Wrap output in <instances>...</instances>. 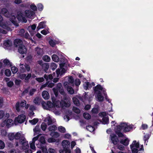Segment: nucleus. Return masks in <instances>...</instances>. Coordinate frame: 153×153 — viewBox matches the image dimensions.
I'll use <instances>...</instances> for the list:
<instances>
[{
    "label": "nucleus",
    "instance_id": "obj_52",
    "mask_svg": "<svg viewBox=\"0 0 153 153\" xmlns=\"http://www.w3.org/2000/svg\"><path fill=\"white\" fill-rule=\"evenodd\" d=\"M42 129L43 131H45L47 128V125L45 123H42L41 125Z\"/></svg>",
    "mask_w": 153,
    "mask_h": 153
},
{
    "label": "nucleus",
    "instance_id": "obj_49",
    "mask_svg": "<svg viewBox=\"0 0 153 153\" xmlns=\"http://www.w3.org/2000/svg\"><path fill=\"white\" fill-rule=\"evenodd\" d=\"M57 42L54 40H51L49 41V43L50 45L52 47L54 46L57 43Z\"/></svg>",
    "mask_w": 153,
    "mask_h": 153
},
{
    "label": "nucleus",
    "instance_id": "obj_63",
    "mask_svg": "<svg viewBox=\"0 0 153 153\" xmlns=\"http://www.w3.org/2000/svg\"><path fill=\"white\" fill-rule=\"evenodd\" d=\"M48 152L49 153H56V152L55 149L52 148H49L48 150Z\"/></svg>",
    "mask_w": 153,
    "mask_h": 153
},
{
    "label": "nucleus",
    "instance_id": "obj_32",
    "mask_svg": "<svg viewBox=\"0 0 153 153\" xmlns=\"http://www.w3.org/2000/svg\"><path fill=\"white\" fill-rule=\"evenodd\" d=\"M46 22H40L37 27V29L38 30L40 29L45 28L46 26Z\"/></svg>",
    "mask_w": 153,
    "mask_h": 153
},
{
    "label": "nucleus",
    "instance_id": "obj_7",
    "mask_svg": "<svg viewBox=\"0 0 153 153\" xmlns=\"http://www.w3.org/2000/svg\"><path fill=\"white\" fill-rule=\"evenodd\" d=\"M3 18L0 15V26L7 31L11 30L12 28L11 23L9 22H3Z\"/></svg>",
    "mask_w": 153,
    "mask_h": 153
},
{
    "label": "nucleus",
    "instance_id": "obj_18",
    "mask_svg": "<svg viewBox=\"0 0 153 153\" xmlns=\"http://www.w3.org/2000/svg\"><path fill=\"white\" fill-rule=\"evenodd\" d=\"M36 26L35 24L28 27L27 30L32 36H33L36 33L35 29Z\"/></svg>",
    "mask_w": 153,
    "mask_h": 153
},
{
    "label": "nucleus",
    "instance_id": "obj_40",
    "mask_svg": "<svg viewBox=\"0 0 153 153\" xmlns=\"http://www.w3.org/2000/svg\"><path fill=\"white\" fill-rule=\"evenodd\" d=\"M50 135L54 137L57 138L60 135L59 133L57 132H52L51 133Z\"/></svg>",
    "mask_w": 153,
    "mask_h": 153
},
{
    "label": "nucleus",
    "instance_id": "obj_31",
    "mask_svg": "<svg viewBox=\"0 0 153 153\" xmlns=\"http://www.w3.org/2000/svg\"><path fill=\"white\" fill-rule=\"evenodd\" d=\"M42 96L43 98L45 100H48L50 97L49 93L46 91H44L42 92Z\"/></svg>",
    "mask_w": 153,
    "mask_h": 153
},
{
    "label": "nucleus",
    "instance_id": "obj_33",
    "mask_svg": "<svg viewBox=\"0 0 153 153\" xmlns=\"http://www.w3.org/2000/svg\"><path fill=\"white\" fill-rule=\"evenodd\" d=\"M83 87L85 89L87 90L89 88H91V84L88 82H85L83 84Z\"/></svg>",
    "mask_w": 153,
    "mask_h": 153
},
{
    "label": "nucleus",
    "instance_id": "obj_36",
    "mask_svg": "<svg viewBox=\"0 0 153 153\" xmlns=\"http://www.w3.org/2000/svg\"><path fill=\"white\" fill-rule=\"evenodd\" d=\"M3 62L4 65H7L9 66H11L12 65V63L11 62L8 60L7 59H5L3 60Z\"/></svg>",
    "mask_w": 153,
    "mask_h": 153
},
{
    "label": "nucleus",
    "instance_id": "obj_13",
    "mask_svg": "<svg viewBox=\"0 0 153 153\" xmlns=\"http://www.w3.org/2000/svg\"><path fill=\"white\" fill-rule=\"evenodd\" d=\"M107 114L106 112H103L99 113V114L100 116L102 117V122L104 124H107L108 123L109 119Z\"/></svg>",
    "mask_w": 153,
    "mask_h": 153
},
{
    "label": "nucleus",
    "instance_id": "obj_26",
    "mask_svg": "<svg viewBox=\"0 0 153 153\" xmlns=\"http://www.w3.org/2000/svg\"><path fill=\"white\" fill-rule=\"evenodd\" d=\"M123 137H124V138L121 140L120 143L125 146H127L129 144V140L126 137L124 136Z\"/></svg>",
    "mask_w": 153,
    "mask_h": 153
},
{
    "label": "nucleus",
    "instance_id": "obj_45",
    "mask_svg": "<svg viewBox=\"0 0 153 153\" xmlns=\"http://www.w3.org/2000/svg\"><path fill=\"white\" fill-rule=\"evenodd\" d=\"M52 60L54 62H57L59 61V57L55 54H53L52 56Z\"/></svg>",
    "mask_w": 153,
    "mask_h": 153
},
{
    "label": "nucleus",
    "instance_id": "obj_60",
    "mask_svg": "<svg viewBox=\"0 0 153 153\" xmlns=\"http://www.w3.org/2000/svg\"><path fill=\"white\" fill-rule=\"evenodd\" d=\"M81 81L79 79H77L75 80V83L76 86L79 85Z\"/></svg>",
    "mask_w": 153,
    "mask_h": 153
},
{
    "label": "nucleus",
    "instance_id": "obj_4",
    "mask_svg": "<svg viewBox=\"0 0 153 153\" xmlns=\"http://www.w3.org/2000/svg\"><path fill=\"white\" fill-rule=\"evenodd\" d=\"M67 62V60L65 59H62L60 61L59 64L60 68H58L56 71L57 77H59V76H61L65 73L66 70L64 67H66Z\"/></svg>",
    "mask_w": 153,
    "mask_h": 153
},
{
    "label": "nucleus",
    "instance_id": "obj_24",
    "mask_svg": "<svg viewBox=\"0 0 153 153\" xmlns=\"http://www.w3.org/2000/svg\"><path fill=\"white\" fill-rule=\"evenodd\" d=\"M36 53L39 56H41L44 53V52L42 48L37 47L35 48Z\"/></svg>",
    "mask_w": 153,
    "mask_h": 153
},
{
    "label": "nucleus",
    "instance_id": "obj_47",
    "mask_svg": "<svg viewBox=\"0 0 153 153\" xmlns=\"http://www.w3.org/2000/svg\"><path fill=\"white\" fill-rule=\"evenodd\" d=\"M86 129L91 132H92L94 130V128L93 126H88L86 127Z\"/></svg>",
    "mask_w": 153,
    "mask_h": 153
},
{
    "label": "nucleus",
    "instance_id": "obj_6",
    "mask_svg": "<svg viewBox=\"0 0 153 153\" xmlns=\"http://www.w3.org/2000/svg\"><path fill=\"white\" fill-rule=\"evenodd\" d=\"M68 82H65L64 85L66 88H67L68 92L70 94H73L74 93L73 89L70 85H74V80L72 77L69 76L68 78Z\"/></svg>",
    "mask_w": 153,
    "mask_h": 153
},
{
    "label": "nucleus",
    "instance_id": "obj_48",
    "mask_svg": "<svg viewBox=\"0 0 153 153\" xmlns=\"http://www.w3.org/2000/svg\"><path fill=\"white\" fill-rule=\"evenodd\" d=\"M56 128L57 127L53 125L50 126L48 128V129L50 131H53L56 130Z\"/></svg>",
    "mask_w": 153,
    "mask_h": 153
},
{
    "label": "nucleus",
    "instance_id": "obj_1",
    "mask_svg": "<svg viewBox=\"0 0 153 153\" xmlns=\"http://www.w3.org/2000/svg\"><path fill=\"white\" fill-rule=\"evenodd\" d=\"M42 99L38 97H36L33 100L34 103L36 105H39L42 102V105L43 108L51 111L54 113L56 115H58L62 112L61 106L68 107L71 105V102L69 100L65 98L64 100H62L61 101L56 100L53 101L52 103L50 101H48L46 103L44 101H42Z\"/></svg>",
    "mask_w": 153,
    "mask_h": 153
},
{
    "label": "nucleus",
    "instance_id": "obj_8",
    "mask_svg": "<svg viewBox=\"0 0 153 153\" xmlns=\"http://www.w3.org/2000/svg\"><path fill=\"white\" fill-rule=\"evenodd\" d=\"M29 106V105L28 104L26 105V101L23 100L22 101L20 102H18L16 104L15 107L16 110L19 112L20 111L19 106L22 107L25 106V108L27 109Z\"/></svg>",
    "mask_w": 153,
    "mask_h": 153
},
{
    "label": "nucleus",
    "instance_id": "obj_2",
    "mask_svg": "<svg viewBox=\"0 0 153 153\" xmlns=\"http://www.w3.org/2000/svg\"><path fill=\"white\" fill-rule=\"evenodd\" d=\"M111 126H115L114 128V131L120 137H123L124 135L120 132L122 130L125 132L129 131L133 128V125H128L125 123H122L119 125H115L116 123L115 121H113L111 123Z\"/></svg>",
    "mask_w": 153,
    "mask_h": 153
},
{
    "label": "nucleus",
    "instance_id": "obj_50",
    "mask_svg": "<svg viewBox=\"0 0 153 153\" xmlns=\"http://www.w3.org/2000/svg\"><path fill=\"white\" fill-rule=\"evenodd\" d=\"M11 69L13 74L16 73L18 70L17 68L15 66L12 67Z\"/></svg>",
    "mask_w": 153,
    "mask_h": 153
},
{
    "label": "nucleus",
    "instance_id": "obj_5",
    "mask_svg": "<svg viewBox=\"0 0 153 153\" xmlns=\"http://www.w3.org/2000/svg\"><path fill=\"white\" fill-rule=\"evenodd\" d=\"M1 13L6 17H9L10 18V20L11 21V23L13 24L16 26H18L16 19L13 13L10 15L7 9L6 8L2 9L1 10Z\"/></svg>",
    "mask_w": 153,
    "mask_h": 153
},
{
    "label": "nucleus",
    "instance_id": "obj_46",
    "mask_svg": "<svg viewBox=\"0 0 153 153\" xmlns=\"http://www.w3.org/2000/svg\"><path fill=\"white\" fill-rule=\"evenodd\" d=\"M58 130L59 131L62 133H65L66 131L65 128L62 126H59L58 127Z\"/></svg>",
    "mask_w": 153,
    "mask_h": 153
},
{
    "label": "nucleus",
    "instance_id": "obj_17",
    "mask_svg": "<svg viewBox=\"0 0 153 153\" xmlns=\"http://www.w3.org/2000/svg\"><path fill=\"white\" fill-rule=\"evenodd\" d=\"M110 138L112 143L114 145L117 144L119 142L117 136L114 134H111L110 135Z\"/></svg>",
    "mask_w": 153,
    "mask_h": 153
},
{
    "label": "nucleus",
    "instance_id": "obj_54",
    "mask_svg": "<svg viewBox=\"0 0 153 153\" xmlns=\"http://www.w3.org/2000/svg\"><path fill=\"white\" fill-rule=\"evenodd\" d=\"M19 66H20V70L21 72H23L25 71V67L24 65H23V64L20 63Z\"/></svg>",
    "mask_w": 153,
    "mask_h": 153
},
{
    "label": "nucleus",
    "instance_id": "obj_55",
    "mask_svg": "<svg viewBox=\"0 0 153 153\" xmlns=\"http://www.w3.org/2000/svg\"><path fill=\"white\" fill-rule=\"evenodd\" d=\"M73 110L74 112L77 114H79L80 112V110L79 108L75 107H73Z\"/></svg>",
    "mask_w": 153,
    "mask_h": 153
},
{
    "label": "nucleus",
    "instance_id": "obj_3",
    "mask_svg": "<svg viewBox=\"0 0 153 153\" xmlns=\"http://www.w3.org/2000/svg\"><path fill=\"white\" fill-rule=\"evenodd\" d=\"M94 91L95 94V97L97 101H102L103 100L104 97L102 95V93L104 96L106 95V89L103 88L100 85H97L94 87Z\"/></svg>",
    "mask_w": 153,
    "mask_h": 153
},
{
    "label": "nucleus",
    "instance_id": "obj_56",
    "mask_svg": "<svg viewBox=\"0 0 153 153\" xmlns=\"http://www.w3.org/2000/svg\"><path fill=\"white\" fill-rule=\"evenodd\" d=\"M56 140L54 138L51 137L49 138L48 140V141L49 143H53L56 142Z\"/></svg>",
    "mask_w": 153,
    "mask_h": 153
},
{
    "label": "nucleus",
    "instance_id": "obj_53",
    "mask_svg": "<svg viewBox=\"0 0 153 153\" xmlns=\"http://www.w3.org/2000/svg\"><path fill=\"white\" fill-rule=\"evenodd\" d=\"M5 74L6 76H9L11 75V72L10 70L7 69L5 70Z\"/></svg>",
    "mask_w": 153,
    "mask_h": 153
},
{
    "label": "nucleus",
    "instance_id": "obj_57",
    "mask_svg": "<svg viewBox=\"0 0 153 153\" xmlns=\"http://www.w3.org/2000/svg\"><path fill=\"white\" fill-rule=\"evenodd\" d=\"M5 147L4 143L2 140H0V149H3Z\"/></svg>",
    "mask_w": 153,
    "mask_h": 153
},
{
    "label": "nucleus",
    "instance_id": "obj_28",
    "mask_svg": "<svg viewBox=\"0 0 153 153\" xmlns=\"http://www.w3.org/2000/svg\"><path fill=\"white\" fill-rule=\"evenodd\" d=\"M22 40L19 39H16L14 41V45L16 47H19L21 45H22Z\"/></svg>",
    "mask_w": 153,
    "mask_h": 153
},
{
    "label": "nucleus",
    "instance_id": "obj_14",
    "mask_svg": "<svg viewBox=\"0 0 153 153\" xmlns=\"http://www.w3.org/2000/svg\"><path fill=\"white\" fill-rule=\"evenodd\" d=\"M44 121L46 122L48 125H50L54 123L55 122V119L51 117L50 115L48 114L45 119Z\"/></svg>",
    "mask_w": 153,
    "mask_h": 153
},
{
    "label": "nucleus",
    "instance_id": "obj_25",
    "mask_svg": "<svg viewBox=\"0 0 153 153\" xmlns=\"http://www.w3.org/2000/svg\"><path fill=\"white\" fill-rule=\"evenodd\" d=\"M10 117V114L7 113H5L4 111L2 110L0 111V119L2 118H8Z\"/></svg>",
    "mask_w": 153,
    "mask_h": 153
},
{
    "label": "nucleus",
    "instance_id": "obj_38",
    "mask_svg": "<svg viewBox=\"0 0 153 153\" xmlns=\"http://www.w3.org/2000/svg\"><path fill=\"white\" fill-rule=\"evenodd\" d=\"M39 141L40 143V144L39 145H45V138L44 137H41L39 139Z\"/></svg>",
    "mask_w": 153,
    "mask_h": 153
},
{
    "label": "nucleus",
    "instance_id": "obj_21",
    "mask_svg": "<svg viewBox=\"0 0 153 153\" xmlns=\"http://www.w3.org/2000/svg\"><path fill=\"white\" fill-rule=\"evenodd\" d=\"M25 13L26 16L30 19H33L35 13L30 10H26Z\"/></svg>",
    "mask_w": 153,
    "mask_h": 153
},
{
    "label": "nucleus",
    "instance_id": "obj_19",
    "mask_svg": "<svg viewBox=\"0 0 153 153\" xmlns=\"http://www.w3.org/2000/svg\"><path fill=\"white\" fill-rule=\"evenodd\" d=\"M20 143L22 144V149H27L29 147L28 142L26 141L25 138L21 139Z\"/></svg>",
    "mask_w": 153,
    "mask_h": 153
},
{
    "label": "nucleus",
    "instance_id": "obj_44",
    "mask_svg": "<svg viewBox=\"0 0 153 153\" xmlns=\"http://www.w3.org/2000/svg\"><path fill=\"white\" fill-rule=\"evenodd\" d=\"M83 116L84 118L87 120H88L91 118V116L88 113H85L83 114Z\"/></svg>",
    "mask_w": 153,
    "mask_h": 153
},
{
    "label": "nucleus",
    "instance_id": "obj_62",
    "mask_svg": "<svg viewBox=\"0 0 153 153\" xmlns=\"http://www.w3.org/2000/svg\"><path fill=\"white\" fill-rule=\"evenodd\" d=\"M44 66L45 67V72H47L46 71L48 70L49 68V65L47 63H45L43 64Z\"/></svg>",
    "mask_w": 153,
    "mask_h": 153
},
{
    "label": "nucleus",
    "instance_id": "obj_30",
    "mask_svg": "<svg viewBox=\"0 0 153 153\" xmlns=\"http://www.w3.org/2000/svg\"><path fill=\"white\" fill-rule=\"evenodd\" d=\"M37 146L38 147L42 149V152L44 153H48V151L45 146H44L43 145H39V144H37Z\"/></svg>",
    "mask_w": 153,
    "mask_h": 153
},
{
    "label": "nucleus",
    "instance_id": "obj_34",
    "mask_svg": "<svg viewBox=\"0 0 153 153\" xmlns=\"http://www.w3.org/2000/svg\"><path fill=\"white\" fill-rule=\"evenodd\" d=\"M150 135L149 134H146L143 137V139L144 141V144L146 145H147V143L148 142V140L150 137Z\"/></svg>",
    "mask_w": 153,
    "mask_h": 153
},
{
    "label": "nucleus",
    "instance_id": "obj_20",
    "mask_svg": "<svg viewBox=\"0 0 153 153\" xmlns=\"http://www.w3.org/2000/svg\"><path fill=\"white\" fill-rule=\"evenodd\" d=\"M17 19L19 21L26 23L27 22V20L25 17L23 16V14L21 12H18V15L17 17Z\"/></svg>",
    "mask_w": 153,
    "mask_h": 153
},
{
    "label": "nucleus",
    "instance_id": "obj_37",
    "mask_svg": "<svg viewBox=\"0 0 153 153\" xmlns=\"http://www.w3.org/2000/svg\"><path fill=\"white\" fill-rule=\"evenodd\" d=\"M40 129L39 126H36L33 129L34 135L39 134Z\"/></svg>",
    "mask_w": 153,
    "mask_h": 153
},
{
    "label": "nucleus",
    "instance_id": "obj_23",
    "mask_svg": "<svg viewBox=\"0 0 153 153\" xmlns=\"http://www.w3.org/2000/svg\"><path fill=\"white\" fill-rule=\"evenodd\" d=\"M38 139V136L34 137L33 138L31 142L30 143V148L34 150H36V147L35 145V142Z\"/></svg>",
    "mask_w": 153,
    "mask_h": 153
},
{
    "label": "nucleus",
    "instance_id": "obj_11",
    "mask_svg": "<svg viewBox=\"0 0 153 153\" xmlns=\"http://www.w3.org/2000/svg\"><path fill=\"white\" fill-rule=\"evenodd\" d=\"M139 147V144L136 141H133L132 144L130 145L132 153H137Z\"/></svg>",
    "mask_w": 153,
    "mask_h": 153
},
{
    "label": "nucleus",
    "instance_id": "obj_39",
    "mask_svg": "<svg viewBox=\"0 0 153 153\" xmlns=\"http://www.w3.org/2000/svg\"><path fill=\"white\" fill-rule=\"evenodd\" d=\"M60 153H71V151L69 149H65L59 150Z\"/></svg>",
    "mask_w": 153,
    "mask_h": 153
},
{
    "label": "nucleus",
    "instance_id": "obj_43",
    "mask_svg": "<svg viewBox=\"0 0 153 153\" xmlns=\"http://www.w3.org/2000/svg\"><path fill=\"white\" fill-rule=\"evenodd\" d=\"M43 60L46 62H49L51 60L50 58L48 55H45L42 57Z\"/></svg>",
    "mask_w": 153,
    "mask_h": 153
},
{
    "label": "nucleus",
    "instance_id": "obj_64",
    "mask_svg": "<svg viewBox=\"0 0 153 153\" xmlns=\"http://www.w3.org/2000/svg\"><path fill=\"white\" fill-rule=\"evenodd\" d=\"M36 79L39 82H42L44 80V79L43 77L36 78Z\"/></svg>",
    "mask_w": 153,
    "mask_h": 153
},
{
    "label": "nucleus",
    "instance_id": "obj_16",
    "mask_svg": "<svg viewBox=\"0 0 153 153\" xmlns=\"http://www.w3.org/2000/svg\"><path fill=\"white\" fill-rule=\"evenodd\" d=\"M3 45L4 48L7 49H10L12 46V42L11 40H7L4 42Z\"/></svg>",
    "mask_w": 153,
    "mask_h": 153
},
{
    "label": "nucleus",
    "instance_id": "obj_58",
    "mask_svg": "<svg viewBox=\"0 0 153 153\" xmlns=\"http://www.w3.org/2000/svg\"><path fill=\"white\" fill-rule=\"evenodd\" d=\"M98 108H94L92 109L91 112L93 113H97L98 112Z\"/></svg>",
    "mask_w": 153,
    "mask_h": 153
},
{
    "label": "nucleus",
    "instance_id": "obj_12",
    "mask_svg": "<svg viewBox=\"0 0 153 153\" xmlns=\"http://www.w3.org/2000/svg\"><path fill=\"white\" fill-rule=\"evenodd\" d=\"M53 75L52 74H49L48 76L46 74H45L44 75V77L47 81V84L48 86V87L52 88L54 85V83H49L48 82V80H51L53 79V77L55 76V74L53 73Z\"/></svg>",
    "mask_w": 153,
    "mask_h": 153
},
{
    "label": "nucleus",
    "instance_id": "obj_35",
    "mask_svg": "<svg viewBox=\"0 0 153 153\" xmlns=\"http://www.w3.org/2000/svg\"><path fill=\"white\" fill-rule=\"evenodd\" d=\"M8 137L9 140L12 141L15 139V134L13 133H10L8 134Z\"/></svg>",
    "mask_w": 153,
    "mask_h": 153
},
{
    "label": "nucleus",
    "instance_id": "obj_29",
    "mask_svg": "<svg viewBox=\"0 0 153 153\" xmlns=\"http://www.w3.org/2000/svg\"><path fill=\"white\" fill-rule=\"evenodd\" d=\"M24 134H22L21 132H17L16 134H15V139L16 140H18L21 138L20 141H21V140L24 138Z\"/></svg>",
    "mask_w": 153,
    "mask_h": 153
},
{
    "label": "nucleus",
    "instance_id": "obj_27",
    "mask_svg": "<svg viewBox=\"0 0 153 153\" xmlns=\"http://www.w3.org/2000/svg\"><path fill=\"white\" fill-rule=\"evenodd\" d=\"M70 143L69 141L67 140H63L62 143V146L63 149H68V147L69 146Z\"/></svg>",
    "mask_w": 153,
    "mask_h": 153
},
{
    "label": "nucleus",
    "instance_id": "obj_59",
    "mask_svg": "<svg viewBox=\"0 0 153 153\" xmlns=\"http://www.w3.org/2000/svg\"><path fill=\"white\" fill-rule=\"evenodd\" d=\"M31 8L33 11H35L37 10V8L36 6L34 4H32L30 6Z\"/></svg>",
    "mask_w": 153,
    "mask_h": 153
},
{
    "label": "nucleus",
    "instance_id": "obj_10",
    "mask_svg": "<svg viewBox=\"0 0 153 153\" xmlns=\"http://www.w3.org/2000/svg\"><path fill=\"white\" fill-rule=\"evenodd\" d=\"M62 87V85L61 83H58L57 84V87L56 88H54L53 89L54 93L56 97L58 95V91L62 95L64 94V92L63 90L61 88Z\"/></svg>",
    "mask_w": 153,
    "mask_h": 153
},
{
    "label": "nucleus",
    "instance_id": "obj_9",
    "mask_svg": "<svg viewBox=\"0 0 153 153\" xmlns=\"http://www.w3.org/2000/svg\"><path fill=\"white\" fill-rule=\"evenodd\" d=\"M14 121L11 119L4 120L1 123V126L9 128L13 125Z\"/></svg>",
    "mask_w": 153,
    "mask_h": 153
},
{
    "label": "nucleus",
    "instance_id": "obj_51",
    "mask_svg": "<svg viewBox=\"0 0 153 153\" xmlns=\"http://www.w3.org/2000/svg\"><path fill=\"white\" fill-rule=\"evenodd\" d=\"M51 67L53 70H54L57 67V65L54 63H52L51 64Z\"/></svg>",
    "mask_w": 153,
    "mask_h": 153
},
{
    "label": "nucleus",
    "instance_id": "obj_15",
    "mask_svg": "<svg viewBox=\"0 0 153 153\" xmlns=\"http://www.w3.org/2000/svg\"><path fill=\"white\" fill-rule=\"evenodd\" d=\"M25 119L26 117L25 115L23 114L20 115L15 118L14 122L15 123L16 122H18L19 123H22L24 122Z\"/></svg>",
    "mask_w": 153,
    "mask_h": 153
},
{
    "label": "nucleus",
    "instance_id": "obj_22",
    "mask_svg": "<svg viewBox=\"0 0 153 153\" xmlns=\"http://www.w3.org/2000/svg\"><path fill=\"white\" fill-rule=\"evenodd\" d=\"M18 51L21 54H25L27 53V49L25 46L21 45L19 47Z\"/></svg>",
    "mask_w": 153,
    "mask_h": 153
},
{
    "label": "nucleus",
    "instance_id": "obj_61",
    "mask_svg": "<svg viewBox=\"0 0 153 153\" xmlns=\"http://www.w3.org/2000/svg\"><path fill=\"white\" fill-rule=\"evenodd\" d=\"M38 8L39 10L42 11L43 10V6L41 4H39L37 5Z\"/></svg>",
    "mask_w": 153,
    "mask_h": 153
},
{
    "label": "nucleus",
    "instance_id": "obj_41",
    "mask_svg": "<svg viewBox=\"0 0 153 153\" xmlns=\"http://www.w3.org/2000/svg\"><path fill=\"white\" fill-rule=\"evenodd\" d=\"M73 101L75 105L76 106H79V103L78 99L76 97H74L73 98Z\"/></svg>",
    "mask_w": 153,
    "mask_h": 153
},
{
    "label": "nucleus",
    "instance_id": "obj_42",
    "mask_svg": "<svg viewBox=\"0 0 153 153\" xmlns=\"http://www.w3.org/2000/svg\"><path fill=\"white\" fill-rule=\"evenodd\" d=\"M38 121V119L35 118L32 120H29V122L32 125H35Z\"/></svg>",
    "mask_w": 153,
    "mask_h": 153
}]
</instances>
